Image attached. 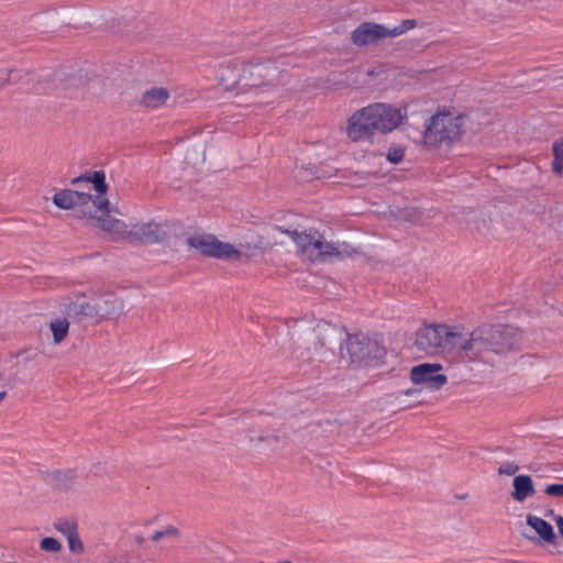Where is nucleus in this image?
<instances>
[{
	"mask_svg": "<svg viewBox=\"0 0 563 563\" xmlns=\"http://www.w3.org/2000/svg\"><path fill=\"white\" fill-rule=\"evenodd\" d=\"M351 363L378 361L385 356V347L377 340L371 339L363 333L347 334L344 346Z\"/></svg>",
	"mask_w": 563,
	"mask_h": 563,
	"instance_id": "nucleus-7",
	"label": "nucleus"
},
{
	"mask_svg": "<svg viewBox=\"0 0 563 563\" xmlns=\"http://www.w3.org/2000/svg\"><path fill=\"white\" fill-rule=\"evenodd\" d=\"M40 548L45 552H58L62 549L60 542L52 537H46L41 540Z\"/></svg>",
	"mask_w": 563,
	"mask_h": 563,
	"instance_id": "nucleus-25",
	"label": "nucleus"
},
{
	"mask_svg": "<svg viewBox=\"0 0 563 563\" xmlns=\"http://www.w3.org/2000/svg\"><path fill=\"white\" fill-rule=\"evenodd\" d=\"M344 245L328 242L323 239L322 235H320L317 232V236L314 240L312 252H316L317 256L321 258H328V257H342L343 254L346 253L345 250H343Z\"/></svg>",
	"mask_w": 563,
	"mask_h": 563,
	"instance_id": "nucleus-15",
	"label": "nucleus"
},
{
	"mask_svg": "<svg viewBox=\"0 0 563 563\" xmlns=\"http://www.w3.org/2000/svg\"><path fill=\"white\" fill-rule=\"evenodd\" d=\"M75 475L73 471H56L51 475V484L58 489L68 488L74 482Z\"/></svg>",
	"mask_w": 563,
	"mask_h": 563,
	"instance_id": "nucleus-20",
	"label": "nucleus"
},
{
	"mask_svg": "<svg viewBox=\"0 0 563 563\" xmlns=\"http://www.w3.org/2000/svg\"><path fill=\"white\" fill-rule=\"evenodd\" d=\"M124 305L113 294H102L89 300L81 295L76 301L67 305L68 314L102 320L118 318L123 313Z\"/></svg>",
	"mask_w": 563,
	"mask_h": 563,
	"instance_id": "nucleus-4",
	"label": "nucleus"
},
{
	"mask_svg": "<svg viewBox=\"0 0 563 563\" xmlns=\"http://www.w3.org/2000/svg\"><path fill=\"white\" fill-rule=\"evenodd\" d=\"M417 25V21L413 19H407L401 21L398 25H396L393 29H388V37H397L399 35H402L409 30L415 29Z\"/></svg>",
	"mask_w": 563,
	"mask_h": 563,
	"instance_id": "nucleus-24",
	"label": "nucleus"
},
{
	"mask_svg": "<svg viewBox=\"0 0 563 563\" xmlns=\"http://www.w3.org/2000/svg\"><path fill=\"white\" fill-rule=\"evenodd\" d=\"M69 322L65 318H58L51 322V330L55 343H59L68 333Z\"/></svg>",
	"mask_w": 563,
	"mask_h": 563,
	"instance_id": "nucleus-21",
	"label": "nucleus"
},
{
	"mask_svg": "<svg viewBox=\"0 0 563 563\" xmlns=\"http://www.w3.org/2000/svg\"><path fill=\"white\" fill-rule=\"evenodd\" d=\"M378 133H389L396 130L407 117L406 108L395 107L390 103L374 102L367 106Z\"/></svg>",
	"mask_w": 563,
	"mask_h": 563,
	"instance_id": "nucleus-9",
	"label": "nucleus"
},
{
	"mask_svg": "<svg viewBox=\"0 0 563 563\" xmlns=\"http://www.w3.org/2000/svg\"><path fill=\"white\" fill-rule=\"evenodd\" d=\"M527 523L545 541L550 542L554 538L553 527L544 519L529 515Z\"/></svg>",
	"mask_w": 563,
	"mask_h": 563,
	"instance_id": "nucleus-19",
	"label": "nucleus"
},
{
	"mask_svg": "<svg viewBox=\"0 0 563 563\" xmlns=\"http://www.w3.org/2000/svg\"><path fill=\"white\" fill-rule=\"evenodd\" d=\"M388 37V29L374 22L361 23L351 34V40L356 46H367Z\"/></svg>",
	"mask_w": 563,
	"mask_h": 563,
	"instance_id": "nucleus-12",
	"label": "nucleus"
},
{
	"mask_svg": "<svg viewBox=\"0 0 563 563\" xmlns=\"http://www.w3.org/2000/svg\"><path fill=\"white\" fill-rule=\"evenodd\" d=\"M463 118L452 113H437L430 118L423 133L424 145L435 148L459 142L462 134Z\"/></svg>",
	"mask_w": 563,
	"mask_h": 563,
	"instance_id": "nucleus-5",
	"label": "nucleus"
},
{
	"mask_svg": "<svg viewBox=\"0 0 563 563\" xmlns=\"http://www.w3.org/2000/svg\"><path fill=\"white\" fill-rule=\"evenodd\" d=\"M5 396H7L5 391H0V402L5 398Z\"/></svg>",
	"mask_w": 563,
	"mask_h": 563,
	"instance_id": "nucleus-32",
	"label": "nucleus"
},
{
	"mask_svg": "<svg viewBox=\"0 0 563 563\" xmlns=\"http://www.w3.org/2000/svg\"><path fill=\"white\" fill-rule=\"evenodd\" d=\"M461 339V325L427 324L416 332L415 344L427 354L452 352Z\"/></svg>",
	"mask_w": 563,
	"mask_h": 563,
	"instance_id": "nucleus-3",
	"label": "nucleus"
},
{
	"mask_svg": "<svg viewBox=\"0 0 563 563\" xmlns=\"http://www.w3.org/2000/svg\"><path fill=\"white\" fill-rule=\"evenodd\" d=\"M285 232L289 235V238L298 246L299 252H301V253L312 252L317 232L307 233V232H299L297 230H292V231L286 230Z\"/></svg>",
	"mask_w": 563,
	"mask_h": 563,
	"instance_id": "nucleus-18",
	"label": "nucleus"
},
{
	"mask_svg": "<svg viewBox=\"0 0 563 563\" xmlns=\"http://www.w3.org/2000/svg\"><path fill=\"white\" fill-rule=\"evenodd\" d=\"M177 534V530L174 529V528H167L165 530H159V531H156L155 533H153L152 536V540L153 541H159L162 540L164 537H167V536H176Z\"/></svg>",
	"mask_w": 563,
	"mask_h": 563,
	"instance_id": "nucleus-30",
	"label": "nucleus"
},
{
	"mask_svg": "<svg viewBox=\"0 0 563 563\" xmlns=\"http://www.w3.org/2000/svg\"><path fill=\"white\" fill-rule=\"evenodd\" d=\"M79 183H92L98 194L97 197L104 198L103 196L107 194L108 186L106 184V175L103 170H96L92 174L80 175L73 179V184Z\"/></svg>",
	"mask_w": 563,
	"mask_h": 563,
	"instance_id": "nucleus-17",
	"label": "nucleus"
},
{
	"mask_svg": "<svg viewBox=\"0 0 563 563\" xmlns=\"http://www.w3.org/2000/svg\"><path fill=\"white\" fill-rule=\"evenodd\" d=\"M536 493L532 478L529 475H518L514 478L512 498L517 501H523Z\"/></svg>",
	"mask_w": 563,
	"mask_h": 563,
	"instance_id": "nucleus-16",
	"label": "nucleus"
},
{
	"mask_svg": "<svg viewBox=\"0 0 563 563\" xmlns=\"http://www.w3.org/2000/svg\"><path fill=\"white\" fill-rule=\"evenodd\" d=\"M553 155V172L561 175L563 173V141L554 143Z\"/></svg>",
	"mask_w": 563,
	"mask_h": 563,
	"instance_id": "nucleus-23",
	"label": "nucleus"
},
{
	"mask_svg": "<svg viewBox=\"0 0 563 563\" xmlns=\"http://www.w3.org/2000/svg\"><path fill=\"white\" fill-rule=\"evenodd\" d=\"M519 470V466L515 463V462H506V463H503L499 468H498V473L500 475H514L518 472Z\"/></svg>",
	"mask_w": 563,
	"mask_h": 563,
	"instance_id": "nucleus-29",
	"label": "nucleus"
},
{
	"mask_svg": "<svg viewBox=\"0 0 563 563\" xmlns=\"http://www.w3.org/2000/svg\"><path fill=\"white\" fill-rule=\"evenodd\" d=\"M512 333L514 329L509 327L482 324L468 334L461 331L455 351L470 363L493 367L501 355L515 347V342L509 338Z\"/></svg>",
	"mask_w": 563,
	"mask_h": 563,
	"instance_id": "nucleus-2",
	"label": "nucleus"
},
{
	"mask_svg": "<svg viewBox=\"0 0 563 563\" xmlns=\"http://www.w3.org/2000/svg\"><path fill=\"white\" fill-rule=\"evenodd\" d=\"M130 236L146 243H156L161 240V225L155 221L136 223L130 231Z\"/></svg>",
	"mask_w": 563,
	"mask_h": 563,
	"instance_id": "nucleus-13",
	"label": "nucleus"
},
{
	"mask_svg": "<svg viewBox=\"0 0 563 563\" xmlns=\"http://www.w3.org/2000/svg\"><path fill=\"white\" fill-rule=\"evenodd\" d=\"M54 528L66 538L78 531L77 521L73 518H59L54 522Z\"/></svg>",
	"mask_w": 563,
	"mask_h": 563,
	"instance_id": "nucleus-22",
	"label": "nucleus"
},
{
	"mask_svg": "<svg viewBox=\"0 0 563 563\" xmlns=\"http://www.w3.org/2000/svg\"><path fill=\"white\" fill-rule=\"evenodd\" d=\"M188 245L200 254L218 260H238L241 252L232 244L221 242L213 234H195L188 238Z\"/></svg>",
	"mask_w": 563,
	"mask_h": 563,
	"instance_id": "nucleus-8",
	"label": "nucleus"
},
{
	"mask_svg": "<svg viewBox=\"0 0 563 563\" xmlns=\"http://www.w3.org/2000/svg\"><path fill=\"white\" fill-rule=\"evenodd\" d=\"M405 152L401 147L389 148L387 153V161L393 164H398L402 161Z\"/></svg>",
	"mask_w": 563,
	"mask_h": 563,
	"instance_id": "nucleus-27",
	"label": "nucleus"
},
{
	"mask_svg": "<svg viewBox=\"0 0 563 563\" xmlns=\"http://www.w3.org/2000/svg\"><path fill=\"white\" fill-rule=\"evenodd\" d=\"M345 132L347 137L353 142H369L374 141V136L378 133L374 123L373 115L368 107H363L355 111L346 122Z\"/></svg>",
	"mask_w": 563,
	"mask_h": 563,
	"instance_id": "nucleus-10",
	"label": "nucleus"
},
{
	"mask_svg": "<svg viewBox=\"0 0 563 563\" xmlns=\"http://www.w3.org/2000/svg\"><path fill=\"white\" fill-rule=\"evenodd\" d=\"M282 563H291V562H289V561H283Z\"/></svg>",
	"mask_w": 563,
	"mask_h": 563,
	"instance_id": "nucleus-33",
	"label": "nucleus"
},
{
	"mask_svg": "<svg viewBox=\"0 0 563 563\" xmlns=\"http://www.w3.org/2000/svg\"><path fill=\"white\" fill-rule=\"evenodd\" d=\"M53 202L56 207L64 210H68L75 206H87L92 203L96 207L97 212L101 213L93 218L96 219L98 227L104 231H111L120 223L119 220L112 219L109 216V200L107 198H93L90 192L64 189L54 195Z\"/></svg>",
	"mask_w": 563,
	"mask_h": 563,
	"instance_id": "nucleus-6",
	"label": "nucleus"
},
{
	"mask_svg": "<svg viewBox=\"0 0 563 563\" xmlns=\"http://www.w3.org/2000/svg\"><path fill=\"white\" fill-rule=\"evenodd\" d=\"M282 70L273 60L244 63L238 59L224 62L218 70L219 85L234 95L257 96L276 87Z\"/></svg>",
	"mask_w": 563,
	"mask_h": 563,
	"instance_id": "nucleus-1",
	"label": "nucleus"
},
{
	"mask_svg": "<svg viewBox=\"0 0 563 563\" xmlns=\"http://www.w3.org/2000/svg\"><path fill=\"white\" fill-rule=\"evenodd\" d=\"M170 93L167 88L152 87L144 91L141 97V104L147 109L154 110L164 106L169 99Z\"/></svg>",
	"mask_w": 563,
	"mask_h": 563,
	"instance_id": "nucleus-14",
	"label": "nucleus"
},
{
	"mask_svg": "<svg viewBox=\"0 0 563 563\" xmlns=\"http://www.w3.org/2000/svg\"><path fill=\"white\" fill-rule=\"evenodd\" d=\"M442 366L437 363H423L413 366L410 372L411 382L416 385H424L427 388L440 389L448 380L446 376L441 374Z\"/></svg>",
	"mask_w": 563,
	"mask_h": 563,
	"instance_id": "nucleus-11",
	"label": "nucleus"
},
{
	"mask_svg": "<svg viewBox=\"0 0 563 563\" xmlns=\"http://www.w3.org/2000/svg\"><path fill=\"white\" fill-rule=\"evenodd\" d=\"M556 525H558V529H559V532L562 534L563 537V517H559L556 519Z\"/></svg>",
	"mask_w": 563,
	"mask_h": 563,
	"instance_id": "nucleus-31",
	"label": "nucleus"
},
{
	"mask_svg": "<svg viewBox=\"0 0 563 563\" xmlns=\"http://www.w3.org/2000/svg\"><path fill=\"white\" fill-rule=\"evenodd\" d=\"M69 550L74 553L81 552L84 550V543L81 542L78 531L67 537Z\"/></svg>",
	"mask_w": 563,
	"mask_h": 563,
	"instance_id": "nucleus-26",
	"label": "nucleus"
},
{
	"mask_svg": "<svg viewBox=\"0 0 563 563\" xmlns=\"http://www.w3.org/2000/svg\"><path fill=\"white\" fill-rule=\"evenodd\" d=\"M544 493L551 497H563V483L547 485Z\"/></svg>",
	"mask_w": 563,
	"mask_h": 563,
	"instance_id": "nucleus-28",
	"label": "nucleus"
}]
</instances>
